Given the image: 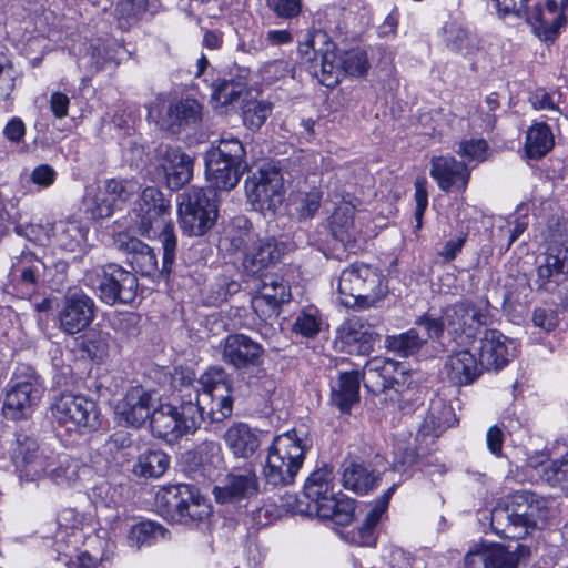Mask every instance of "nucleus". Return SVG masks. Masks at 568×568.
Here are the masks:
<instances>
[{"label": "nucleus", "instance_id": "obj_1", "mask_svg": "<svg viewBox=\"0 0 568 568\" xmlns=\"http://www.w3.org/2000/svg\"><path fill=\"white\" fill-rule=\"evenodd\" d=\"M337 290L341 303L357 310L376 307L388 292L382 271L358 262L342 271Z\"/></svg>", "mask_w": 568, "mask_h": 568}, {"label": "nucleus", "instance_id": "obj_2", "mask_svg": "<svg viewBox=\"0 0 568 568\" xmlns=\"http://www.w3.org/2000/svg\"><path fill=\"white\" fill-rule=\"evenodd\" d=\"M155 506L168 521L181 525L201 523L212 513L209 500L195 486L187 484L161 487L155 496Z\"/></svg>", "mask_w": 568, "mask_h": 568}, {"label": "nucleus", "instance_id": "obj_3", "mask_svg": "<svg viewBox=\"0 0 568 568\" xmlns=\"http://www.w3.org/2000/svg\"><path fill=\"white\" fill-rule=\"evenodd\" d=\"M206 176L214 190L230 191L247 169L246 151L242 142L223 134L216 145L205 153Z\"/></svg>", "mask_w": 568, "mask_h": 568}, {"label": "nucleus", "instance_id": "obj_4", "mask_svg": "<svg viewBox=\"0 0 568 568\" xmlns=\"http://www.w3.org/2000/svg\"><path fill=\"white\" fill-rule=\"evenodd\" d=\"M200 389H190L185 397L196 404L202 423H220L233 412L232 385L230 376L222 367H211L199 379Z\"/></svg>", "mask_w": 568, "mask_h": 568}, {"label": "nucleus", "instance_id": "obj_5", "mask_svg": "<svg viewBox=\"0 0 568 568\" xmlns=\"http://www.w3.org/2000/svg\"><path fill=\"white\" fill-rule=\"evenodd\" d=\"M332 468L324 467L312 473L304 486L306 498L314 504L318 516L336 525L346 526L354 517V500L334 490Z\"/></svg>", "mask_w": 568, "mask_h": 568}, {"label": "nucleus", "instance_id": "obj_6", "mask_svg": "<svg viewBox=\"0 0 568 568\" xmlns=\"http://www.w3.org/2000/svg\"><path fill=\"white\" fill-rule=\"evenodd\" d=\"M308 60V72L327 88L336 87L344 74L362 77L369 67L364 50L353 49L339 54L332 42H325L323 49L313 48V57Z\"/></svg>", "mask_w": 568, "mask_h": 568}, {"label": "nucleus", "instance_id": "obj_7", "mask_svg": "<svg viewBox=\"0 0 568 568\" xmlns=\"http://www.w3.org/2000/svg\"><path fill=\"white\" fill-rule=\"evenodd\" d=\"M305 452L306 447L295 430L275 437L263 468L266 485L284 487L293 484L303 465Z\"/></svg>", "mask_w": 568, "mask_h": 568}, {"label": "nucleus", "instance_id": "obj_8", "mask_svg": "<svg viewBox=\"0 0 568 568\" xmlns=\"http://www.w3.org/2000/svg\"><path fill=\"white\" fill-rule=\"evenodd\" d=\"M231 246L243 253L242 266L254 276L278 263L288 250V244L273 236L258 237L248 227L230 237Z\"/></svg>", "mask_w": 568, "mask_h": 568}, {"label": "nucleus", "instance_id": "obj_9", "mask_svg": "<svg viewBox=\"0 0 568 568\" xmlns=\"http://www.w3.org/2000/svg\"><path fill=\"white\" fill-rule=\"evenodd\" d=\"M202 425L199 406L185 395L179 406L161 405L153 409L150 426L154 436L175 442L187 434H194Z\"/></svg>", "mask_w": 568, "mask_h": 568}, {"label": "nucleus", "instance_id": "obj_10", "mask_svg": "<svg viewBox=\"0 0 568 568\" xmlns=\"http://www.w3.org/2000/svg\"><path fill=\"white\" fill-rule=\"evenodd\" d=\"M245 193L251 206L258 212L274 213L284 201V178L273 162H264L245 180Z\"/></svg>", "mask_w": 568, "mask_h": 568}, {"label": "nucleus", "instance_id": "obj_11", "mask_svg": "<svg viewBox=\"0 0 568 568\" xmlns=\"http://www.w3.org/2000/svg\"><path fill=\"white\" fill-rule=\"evenodd\" d=\"M216 193L213 190L191 189L181 195L179 216L182 231L201 236L213 227L217 219Z\"/></svg>", "mask_w": 568, "mask_h": 568}, {"label": "nucleus", "instance_id": "obj_12", "mask_svg": "<svg viewBox=\"0 0 568 568\" xmlns=\"http://www.w3.org/2000/svg\"><path fill=\"white\" fill-rule=\"evenodd\" d=\"M446 329L455 338L471 341L480 326L491 323L490 303L486 297L476 302L460 301L444 311Z\"/></svg>", "mask_w": 568, "mask_h": 568}, {"label": "nucleus", "instance_id": "obj_13", "mask_svg": "<svg viewBox=\"0 0 568 568\" xmlns=\"http://www.w3.org/2000/svg\"><path fill=\"white\" fill-rule=\"evenodd\" d=\"M221 359L241 375L256 372L264 375L261 367L264 349L262 345L245 334H230L220 344Z\"/></svg>", "mask_w": 568, "mask_h": 568}, {"label": "nucleus", "instance_id": "obj_14", "mask_svg": "<svg viewBox=\"0 0 568 568\" xmlns=\"http://www.w3.org/2000/svg\"><path fill=\"white\" fill-rule=\"evenodd\" d=\"M138 287L136 276L114 263L105 265L98 276L99 297L109 305L132 303L138 295Z\"/></svg>", "mask_w": 568, "mask_h": 568}, {"label": "nucleus", "instance_id": "obj_15", "mask_svg": "<svg viewBox=\"0 0 568 568\" xmlns=\"http://www.w3.org/2000/svg\"><path fill=\"white\" fill-rule=\"evenodd\" d=\"M406 372L400 364L385 357H374L366 362L361 379L372 394L392 392L390 400L398 399V387L405 383Z\"/></svg>", "mask_w": 568, "mask_h": 568}, {"label": "nucleus", "instance_id": "obj_16", "mask_svg": "<svg viewBox=\"0 0 568 568\" xmlns=\"http://www.w3.org/2000/svg\"><path fill=\"white\" fill-rule=\"evenodd\" d=\"M53 415L69 429L94 430L100 425L97 404L81 395L63 394L53 405Z\"/></svg>", "mask_w": 568, "mask_h": 568}, {"label": "nucleus", "instance_id": "obj_17", "mask_svg": "<svg viewBox=\"0 0 568 568\" xmlns=\"http://www.w3.org/2000/svg\"><path fill=\"white\" fill-rule=\"evenodd\" d=\"M95 317L94 301L81 290H69L58 311L59 328L74 335L85 329Z\"/></svg>", "mask_w": 568, "mask_h": 568}, {"label": "nucleus", "instance_id": "obj_18", "mask_svg": "<svg viewBox=\"0 0 568 568\" xmlns=\"http://www.w3.org/2000/svg\"><path fill=\"white\" fill-rule=\"evenodd\" d=\"M53 456L54 453L41 449L34 438L27 435L18 436L14 462L20 478L28 481L47 478Z\"/></svg>", "mask_w": 568, "mask_h": 568}, {"label": "nucleus", "instance_id": "obj_19", "mask_svg": "<svg viewBox=\"0 0 568 568\" xmlns=\"http://www.w3.org/2000/svg\"><path fill=\"white\" fill-rule=\"evenodd\" d=\"M291 297V288L282 277L266 275L252 297V308L261 320L268 321L278 315L281 305L290 302Z\"/></svg>", "mask_w": 568, "mask_h": 568}, {"label": "nucleus", "instance_id": "obj_20", "mask_svg": "<svg viewBox=\"0 0 568 568\" xmlns=\"http://www.w3.org/2000/svg\"><path fill=\"white\" fill-rule=\"evenodd\" d=\"M429 175L444 192H464L469 183L470 169L466 162L453 155H438L430 160Z\"/></svg>", "mask_w": 568, "mask_h": 568}, {"label": "nucleus", "instance_id": "obj_21", "mask_svg": "<svg viewBox=\"0 0 568 568\" xmlns=\"http://www.w3.org/2000/svg\"><path fill=\"white\" fill-rule=\"evenodd\" d=\"M516 343L497 329H486L480 338L479 362L483 368L500 371L515 358Z\"/></svg>", "mask_w": 568, "mask_h": 568}, {"label": "nucleus", "instance_id": "obj_22", "mask_svg": "<svg viewBox=\"0 0 568 568\" xmlns=\"http://www.w3.org/2000/svg\"><path fill=\"white\" fill-rule=\"evenodd\" d=\"M170 203L163 193L153 186L145 187L138 204L139 229L143 235L156 234L164 226Z\"/></svg>", "mask_w": 568, "mask_h": 568}, {"label": "nucleus", "instance_id": "obj_23", "mask_svg": "<svg viewBox=\"0 0 568 568\" xmlns=\"http://www.w3.org/2000/svg\"><path fill=\"white\" fill-rule=\"evenodd\" d=\"M155 402L152 392L134 386L118 402L115 413L123 423L139 428L151 418Z\"/></svg>", "mask_w": 568, "mask_h": 568}, {"label": "nucleus", "instance_id": "obj_24", "mask_svg": "<svg viewBox=\"0 0 568 568\" xmlns=\"http://www.w3.org/2000/svg\"><path fill=\"white\" fill-rule=\"evenodd\" d=\"M258 491V479L251 468L237 469L230 473L223 485L213 489L217 503H235L243 498L256 495Z\"/></svg>", "mask_w": 568, "mask_h": 568}, {"label": "nucleus", "instance_id": "obj_25", "mask_svg": "<svg viewBox=\"0 0 568 568\" xmlns=\"http://www.w3.org/2000/svg\"><path fill=\"white\" fill-rule=\"evenodd\" d=\"M41 394V388L33 383H17L6 394L2 406L4 416L13 420L27 418L40 400Z\"/></svg>", "mask_w": 568, "mask_h": 568}, {"label": "nucleus", "instance_id": "obj_26", "mask_svg": "<svg viewBox=\"0 0 568 568\" xmlns=\"http://www.w3.org/2000/svg\"><path fill=\"white\" fill-rule=\"evenodd\" d=\"M115 248L125 253L132 268L143 276H151L158 271V260L153 250L141 240L119 233L113 241Z\"/></svg>", "mask_w": 568, "mask_h": 568}, {"label": "nucleus", "instance_id": "obj_27", "mask_svg": "<svg viewBox=\"0 0 568 568\" xmlns=\"http://www.w3.org/2000/svg\"><path fill=\"white\" fill-rule=\"evenodd\" d=\"M337 333L341 342L349 347L348 352H356L359 355H368L379 339V334L358 317L346 320Z\"/></svg>", "mask_w": 568, "mask_h": 568}, {"label": "nucleus", "instance_id": "obj_28", "mask_svg": "<svg viewBox=\"0 0 568 568\" xmlns=\"http://www.w3.org/2000/svg\"><path fill=\"white\" fill-rule=\"evenodd\" d=\"M139 191V184L128 179H110L105 181L106 197H97L92 214L97 219H105L113 214L118 202L129 201Z\"/></svg>", "mask_w": 568, "mask_h": 568}, {"label": "nucleus", "instance_id": "obj_29", "mask_svg": "<svg viewBox=\"0 0 568 568\" xmlns=\"http://www.w3.org/2000/svg\"><path fill=\"white\" fill-rule=\"evenodd\" d=\"M534 32L545 41L554 40L566 19L556 0H547L544 8H535L527 17Z\"/></svg>", "mask_w": 568, "mask_h": 568}, {"label": "nucleus", "instance_id": "obj_30", "mask_svg": "<svg viewBox=\"0 0 568 568\" xmlns=\"http://www.w3.org/2000/svg\"><path fill=\"white\" fill-rule=\"evenodd\" d=\"M480 362L469 351L450 354L445 362V373L449 382L456 386L469 385L481 374Z\"/></svg>", "mask_w": 568, "mask_h": 568}, {"label": "nucleus", "instance_id": "obj_31", "mask_svg": "<svg viewBox=\"0 0 568 568\" xmlns=\"http://www.w3.org/2000/svg\"><path fill=\"white\" fill-rule=\"evenodd\" d=\"M193 160L179 149H169L165 152L162 168L166 184L171 190H179L187 184L193 176Z\"/></svg>", "mask_w": 568, "mask_h": 568}, {"label": "nucleus", "instance_id": "obj_32", "mask_svg": "<svg viewBox=\"0 0 568 568\" xmlns=\"http://www.w3.org/2000/svg\"><path fill=\"white\" fill-rule=\"evenodd\" d=\"M540 287L550 282L558 284L568 276V245H550L545 254V262L537 270Z\"/></svg>", "mask_w": 568, "mask_h": 568}, {"label": "nucleus", "instance_id": "obj_33", "mask_svg": "<svg viewBox=\"0 0 568 568\" xmlns=\"http://www.w3.org/2000/svg\"><path fill=\"white\" fill-rule=\"evenodd\" d=\"M200 118V104L195 100H184L170 104L161 115L160 125L170 133H179L183 126L195 123Z\"/></svg>", "mask_w": 568, "mask_h": 568}, {"label": "nucleus", "instance_id": "obj_34", "mask_svg": "<svg viewBox=\"0 0 568 568\" xmlns=\"http://www.w3.org/2000/svg\"><path fill=\"white\" fill-rule=\"evenodd\" d=\"M490 525L493 530L504 538L521 539L527 535L506 498L500 499L493 508Z\"/></svg>", "mask_w": 568, "mask_h": 568}, {"label": "nucleus", "instance_id": "obj_35", "mask_svg": "<svg viewBox=\"0 0 568 568\" xmlns=\"http://www.w3.org/2000/svg\"><path fill=\"white\" fill-rule=\"evenodd\" d=\"M342 484L344 488L356 494H366L372 490L378 476L364 463L345 462L342 466Z\"/></svg>", "mask_w": 568, "mask_h": 568}, {"label": "nucleus", "instance_id": "obj_36", "mask_svg": "<svg viewBox=\"0 0 568 568\" xmlns=\"http://www.w3.org/2000/svg\"><path fill=\"white\" fill-rule=\"evenodd\" d=\"M529 555V548L520 544L514 550L503 545H486L481 552V562L484 568H518L520 559Z\"/></svg>", "mask_w": 568, "mask_h": 568}, {"label": "nucleus", "instance_id": "obj_37", "mask_svg": "<svg viewBox=\"0 0 568 568\" xmlns=\"http://www.w3.org/2000/svg\"><path fill=\"white\" fill-rule=\"evenodd\" d=\"M85 466L68 455L54 454L48 479L61 487H72L85 473Z\"/></svg>", "mask_w": 568, "mask_h": 568}, {"label": "nucleus", "instance_id": "obj_38", "mask_svg": "<svg viewBox=\"0 0 568 568\" xmlns=\"http://www.w3.org/2000/svg\"><path fill=\"white\" fill-rule=\"evenodd\" d=\"M359 372L341 373L337 385L332 388V404L342 413H348L351 407L359 400Z\"/></svg>", "mask_w": 568, "mask_h": 568}, {"label": "nucleus", "instance_id": "obj_39", "mask_svg": "<svg viewBox=\"0 0 568 568\" xmlns=\"http://www.w3.org/2000/svg\"><path fill=\"white\" fill-rule=\"evenodd\" d=\"M224 440L236 457L250 458L260 447L258 436L243 423L233 424L225 433Z\"/></svg>", "mask_w": 568, "mask_h": 568}, {"label": "nucleus", "instance_id": "obj_40", "mask_svg": "<svg viewBox=\"0 0 568 568\" xmlns=\"http://www.w3.org/2000/svg\"><path fill=\"white\" fill-rule=\"evenodd\" d=\"M395 489V485L388 488L376 505L367 513L366 518L361 527L353 532V541L361 546H373L375 544V526L381 520L382 515L388 507L390 495Z\"/></svg>", "mask_w": 568, "mask_h": 568}, {"label": "nucleus", "instance_id": "obj_41", "mask_svg": "<svg viewBox=\"0 0 568 568\" xmlns=\"http://www.w3.org/2000/svg\"><path fill=\"white\" fill-rule=\"evenodd\" d=\"M426 343L427 337H424L418 328L413 327L397 335H387L384 346L399 357H409L416 355Z\"/></svg>", "mask_w": 568, "mask_h": 568}, {"label": "nucleus", "instance_id": "obj_42", "mask_svg": "<svg viewBox=\"0 0 568 568\" xmlns=\"http://www.w3.org/2000/svg\"><path fill=\"white\" fill-rule=\"evenodd\" d=\"M52 233L58 245L69 252L80 250L85 242L87 230L80 221H58L52 225Z\"/></svg>", "mask_w": 568, "mask_h": 568}, {"label": "nucleus", "instance_id": "obj_43", "mask_svg": "<svg viewBox=\"0 0 568 568\" xmlns=\"http://www.w3.org/2000/svg\"><path fill=\"white\" fill-rule=\"evenodd\" d=\"M187 459L201 469L204 476H211L222 463L221 446L216 442L205 440L187 453Z\"/></svg>", "mask_w": 568, "mask_h": 568}, {"label": "nucleus", "instance_id": "obj_44", "mask_svg": "<svg viewBox=\"0 0 568 568\" xmlns=\"http://www.w3.org/2000/svg\"><path fill=\"white\" fill-rule=\"evenodd\" d=\"M554 146V135L546 123L531 125L526 134L525 151L529 159L544 158Z\"/></svg>", "mask_w": 568, "mask_h": 568}, {"label": "nucleus", "instance_id": "obj_45", "mask_svg": "<svg viewBox=\"0 0 568 568\" xmlns=\"http://www.w3.org/2000/svg\"><path fill=\"white\" fill-rule=\"evenodd\" d=\"M169 463V456L164 452L146 450L139 455L133 473L140 477L158 478L166 471Z\"/></svg>", "mask_w": 568, "mask_h": 568}, {"label": "nucleus", "instance_id": "obj_46", "mask_svg": "<svg viewBox=\"0 0 568 568\" xmlns=\"http://www.w3.org/2000/svg\"><path fill=\"white\" fill-rule=\"evenodd\" d=\"M168 530L160 524L154 521H142L134 525L128 536L130 547L140 549L149 546L159 537L164 538Z\"/></svg>", "mask_w": 568, "mask_h": 568}, {"label": "nucleus", "instance_id": "obj_47", "mask_svg": "<svg viewBox=\"0 0 568 568\" xmlns=\"http://www.w3.org/2000/svg\"><path fill=\"white\" fill-rule=\"evenodd\" d=\"M447 45L452 51L470 54L477 49L476 37L467 29L452 23L445 28Z\"/></svg>", "mask_w": 568, "mask_h": 568}, {"label": "nucleus", "instance_id": "obj_48", "mask_svg": "<svg viewBox=\"0 0 568 568\" xmlns=\"http://www.w3.org/2000/svg\"><path fill=\"white\" fill-rule=\"evenodd\" d=\"M83 352L93 361L102 362L109 356L110 336L108 333L89 332L82 343Z\"/></svg>", "mask_w": 568, "mask_h": 568}, {"label": "nucleus", "instance_id": "obj_49", "mask_svg": "<svg viewBox=\"0 0 568 568\" xmlns=\"http://www.w3.org/2000/svg\"><path fill=\"white\" fill-rule=\"evenodd\" d=\"M272 104L263 101H247L243 106V123L250 130H258L270 116Z\"/></svg>", "mask_w": 568, "mask_h": 568}, {"label": "nucleus", "instance_id": "obj_50", "mask_svg": "<svg viewBox=\"0 0 568 568\" xmlns=\"http://www.w3.org/2000/svg\"><path fill=\"white\" fill-rule=\"evenodd\" d=\"M540 477L552 487L568 489V459L552 460L540 466Z\"/></svg>", "mask_w": 568, "mask_h": 568}, {"label": "nucleus", "instance_id": "obj_51", "mask_svg": "<svg viewBox=\"0 0 568 568\" xmlns=\"http://www.w3.org/2000/svg\"><path fill=\"white\" fill-rule=\"evenodd\" d=\"M354 207L345 203L339 205L332 215L333 235L341 241L351 240V230L353 227Z\"/></svg>", "mask_w": 568, "mask_h": 568}, {"label": "nucleus", "instance_id": "obj_52", "mask_svg": "<svg viewBox=\"0 0 568 568\" xmlns=\"http://www.w3.org/2000/svg\"><path fill=\"white\" fill-rule=\"evenodd\" d=\"M244 91V84L233 80H223L216 84L212 93V100L221 105H230L236 102Z\"/></svg>", "mask_w": 568, "mask_h": 568}, {"label": "nucleus", "instance_id": "obj_53", "mask_svg": "<svg viewBox=\"0 0 568 568\" xmlns=\"http://www.w3.org/2000/svg\"><path fill=\"white\" fill-rule=\"evenodd\" d=\"M160 230V241L163 247V262L161 272L169 274L175 260L176 236L173 232V225L171 223H165L164 226H162Z\"/></svg>", "mask_w": 568, "mask_h": 568}, {"label": "nucleus", "instance_id": "obj_54", "mask_svg": "<svg viewBox=\"0 0 568 568\" xmlns=\"http://www.w3.org/2000/svg\"><path fill=\"white\" fill-rule=\"evenodd\" d=\"M488 144L484 139L460 141L456 153L468 162H483L487 158Z\"/></svg>", "mask_w": 568, "mask_h": 568}, {"label": "nucleus", "instance_id": "obj_55", "mask_svg": "<svg viewBox=\"0 0 568 568\" xmlns=\"http://www.w3.org/2000/svg\"><path fill=\"white\" fill-rule=\"evenodd\" d=\"M548 506L547 500L531 493V498H529V510L527 519L529 521H525L526 524V534L530 529L538 527L541 524H545L548 518Z\"/></svg>", "mask_w": 568, "mask_h": 568}, {"label": "nucleus", "instance_id": "obj_56", "mask_svg": "<svg viewBox=\"0 0 568 568\" xmlns=\"http://www.w3.org/2000/svg\"><path fill=\"white\" fill-rule=\"evenodd\" d=\"M89 497L94 505L111 508L118 503V490L108 480L101 479L91 488Z\"/></svg>", "mask_w": 568, "mask_h": 568}, {"label": "nucleus", "instance_id": "obj_57", "mask_svg": "<svg viewBox=\"0 0 568 568\" xmlns=\"http://www.w3.org/2000/svg\"><path fill=\"white\" fill-rule=\"evenodd\" d=\"M17 72L13 69L10 58L0 53V100H7L13 89Z\"/></svg>", "mask_w": 568, "mask_h": 568}, {"label": "nucleus", "instance_id": "obj_58", "mask_svg": "<svg viewBox=\"0 0 568 568\" xmlns=\"http://www.w3.org/2000/svg\"><path fill=\"white\" fill-rule=\"evenodd\" d=\"M295 67L291 60L278 59L267 62L262 68V73L268 81H277L285 78H294Z\"/></svg>", "mask_w": 568, "mask_h": 568}, {"label": "nucleus", "instance_id": "obj_59", "mask_svg": "<svg viewBox=\"0 0 568 568\" xmlns=\"http://www.w3.org/2000/svg\"><path fill=\"white\" fill-rule=\"evenodd\" d=\"M146 8L148 0H118L114 12L119 21H130L141 17Z\"/></svg>", "mask_w": 568, "mask_h": 568}, {"label": "nucleus", "instance_id": "obj_60", "mask_svg": "<svg viewBox=\"0 0 568 568\" xmlns=\"http://www.w3.org/2000/svg\"><path fill=\"white\" fill-rule=\"evenodd\" d=\"M415 325L418 331L423 329L420 334L427 337V341L438 339L446 328L445 315H443L442 318H433L428 315H423L415 321Z\"/></svg>", "mask_w": 568, "mask_h": 568}, {"label": "nucleus", "instance_id": "obj_61", "mask_svg": "<svg viewBox=\"0 0 568 568\" xmlns=\"http://www.w3.org/2000/svg\"><path fill=\"white\" fill-rule=\"evenodd\" d=\"M320 325L321 322L315 314L303 312L296 317L292 331L305 337H314L320 332Z\"/></svg>", "mask_w": 568, "mask_h": 568}, {"label": "nucleus", "instance_id": "obj_62", "mask_svg": "<svg viewBox=\"0 0 568 568\" xmlns=\"http://www.w3.org/2000/svg\"><path fill=\"white\" fill-rule=\"evenodd\" d=\"M529 498H531L530 491H517L514 495L506 498L510 507L514 508L515 517L518 519V523H520L524 526L525 530V521L528 520L527 516L529 510Z\"/></svg>", "mask_w": 568, "mask_h": 568}, {"label": "nucleus", "instance_id": "obj_63", "mask_svg": "<svg viewBox=\"0 0 568 568\" xmlns=\"http://www.w3.org/2000/svg\"><path fill=\"white\" fill-rule=\"evenodd\" d=\"M322 202V192L313 189L302 194L300 199L298 213L302 219H311L318 211Z\"/></svg>", "mask_w": 568, "mask_h": 568}, {"label": "nucleus", "instance_id": "obj_64", "mask_svg": "<svg viewBox=\"0 0 568 568\" xmlns=\"http://www.w3.org/2000/svg\"><path fill=\"white\" fill-rule=\"evenodd\" d=\"M267 4L275 14L283 19H292L302 10L301 0H267Z\"/></svg>", "mask_w": 568, "mask_h": 568}]
</instances>
